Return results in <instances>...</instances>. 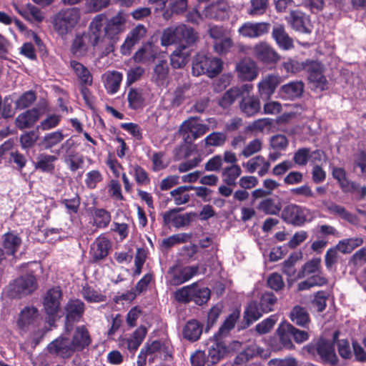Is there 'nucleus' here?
Here are the masks:
<instances>
[{"label": "nucleus", "mask_w": 366, "mask_h": 366, "mask_svg": "<svg viewBox=\"0 0 366 366\" xmlns=\"http://www.w3.org/2000/svg\"><path fill=\"white\" fill-rule=\"evenodd\" d=\"M111 247L112 243L107 237L100 235L96 238L89 250L92 262L97 263L105 259L108 256Z\"/></svg>", "instance_id": "nucleus-17"}, {"label": "nucleus", "mask_w": 366, "mask_h": 366, "mask_svg": "<svg viewBox=\"0 0 366 366\" xmlns=\"http://www.w3.org/2000/svg\"><path fill=\"white\" fill-rule=\"evenodd\" d=\"M81 11L77 7L59 10L53 17L51 24L54 31L61 36L71 32L78 24Z\"/></svg>", "instance_id": "nucleus-2"}, {"label": "nucleus", "mask_w": 366, "mask_h": 366, "mask_svg": "<svg viewBox=\"0 0 366 366\" xmlns=\"http://www.w3.org/2000/svg\"><path fill=\"white\" fill-rule=\"evenodd\" d=\"M310 209L306 207L290 203L283 207L280 214L282 221L293 227H302L307 221Z\"/></svg>", "instance_id": "nucleus-6"}, {"label": "nucleus", "mask_w": 366, "mask_h": 366, "mask_svg": "<svg viewBox=\"0 0 366 366\" xmlns=\"http://www.w3.org/2000/svg\"><path fill=\"white\" fill-rule=\"evenodd\" d=\"M104 23L107 40L108 41L106 49L108 52L114 51L115 44L119 40V35L126 29L127 19L122 11H119L115 16L109 19H106Z\"/></svg>", "instance_id": "nucleus-4"}, {"label": "nucleus", "mask_w": 366, "mask_h": 366, "mask_svg": "<svg viewBox=\"0 0 366 366\" xmlns=\"http://www.w3.org/2000/svg\"><path fill=\"white\" fill-rule=\"evenodd\" d=\"M229 9L226 0H217L205 7L204 14L208 19L224 21L229 18Z\"/></svg>", "instance_id": "nucleus-18"}, {"label": "nucleus", "mask_w": 366, "mask_h": 366, "mask_svg": "<svg viewBox=\"0 0 366 366\" xmlns=\"http://www.w3.org/2000/svg\"><path fill=\"white\" fill-rule=\"evenodd\" d=\"M247 171L249 173H254L258 167H260L258 171V174L260 177L264 176L269 171L270 167V162L265 159V158L261 155H257L245 164H243Z\"/></svg>", "instance_id": "nucleus-32"}, {"label": "nucleus", "mask_w": 366, "mask_h": 366, "mask_svg": "<svg viewBox=\"0 0 366 366\" xmlns=\"http://www.w3.org/2000/svg\"><path fill=\"white\" fill-rule=\"evenodd\" d=\"M240 317V310L235 309L231 314L228 315L226 320L224 321L218 332L215 334L216 337H222L227 335L230 330H232Z\"/></svg>", "instance_id": "nucleus-46"}, {"label": "nucleus", "mask_w": 366, "mask_h": 366, "mask_svg": "<svg viewBox=\"0 0 366 366\" xmlns=\"http://www.w3.org/2000/svg\"><path fill=\"white\" fill-rule=\"evenodd\" d=\"M264 313L259 310L257 301H249L244 307L242 320L238 324V330L248 328L254 322L257 321Z\"/></svg>", "instance_id": "nucleus-20"}, {"label": "nucleus", "mask_w": 366, "mask_h": 366, "mask_svg": "<svg viewBox=\"0 0 366 366\" xmlns=\"http://www.w3.org/2000/svg\"><path fill=\"white\" fill-rule=\"evenodd\" d=\"M214 342L208 349L207 361L208 366L217 365L226 355L227 347L225 343L222 341V337H216L214 335Z\"/></svg>", "instance_id": "nucleus-25"}, {"label": "nucleus", "mask_w": 366, "mask_h": 366, "mask_svg": "<svg viewBox=\"0 0 366 366\" xmlns=\"http://www.w3.org/2000/svg\"><path fill=\"white\" fill-rule=\"evenodd\" d=\"M183 209L182 207H176L162 213L163 225L167 227L172 225L177 229L189 225L192 219L195 217L197 214L194 212L178 214V213Z\"/></svg>", "instance_id": "nucleus-11"}, {"label": "nucleus", "mask_w": 366, "mask_h": 366, "mask_svg": "<svg viewBox=\"0 0 366 366\" xmlns=\"http://www.w3.org/2000/svg\"><path fill=\"white\" fill-rule=\"evenodd\" d=\"M87 40L88 36L85 32L76 34L71 44V52L76 56H84L88 51Z\"/></svg>", "instance_id": "nucleus-47"}, {"label": "nucleus", "mask_w": 366, "mask_h": 366, "mask_svg": "<svg viewBox=\"0 0 366 366\" xmlns=\"http://www.w3.org/2000/svg\"><path fill=\"white\" fill-rule=\"evenodd\" d=\"M203 327V325L197 320H190L186 322L182 329V336L191 342H196L200 339Z\"/></svg>", "instance_id": "nucleus-28"}, {"label": "nucleus", "mask_w": 366, "mask_h": 366, "mask_svg": "<svg viewBox=\"0 0 366 366\" xmlns=\"http://www.w3.org/2000/svg\"><path fill=\"white\" fill-rule=\"evenodd\" d=\"M252 86L247 84L243 85L241 88L232 87L224 93L222 97L219 99L218 104L223 109L229 108L236 99L242 96L244 91L249 92V88Z\"/></svg>", "instance_id": "nucleus-30"}, {"label": "nucleus", "mask_w": 366, "mask_h": 366, "mask_svg": "<svg viewBox=\"0 0 366 366\" xmlns=\"http://www.w3.org/2000/svg\"><path fill=\"white\" fill-rule=\"evenodd\" d=\"M38 287L35 276L26 274L14 279L6 287V293L12 299H21L32 294Z\"/></svg>", "instance_id": "nucleus-3"}, {"label": "nucleus", "mask_w": 366, "mask_h": 366, "mask_svg": "<svg viewBox=\"0 0 366 366\" xmlns=\"http://www.w3.org/2000/svg\"><path fill=\"white\" fill-rule=\"evenodd\" d=\"M122 78V74L117 71H114L107 75L105 88L109 94H114L118 92Z\"/></svg>", "instance_id": "nucleus-57"}, {"label": "nucleus", "mask_w": 366, "mask_h": 366, "mask_svg": "<svg viewBox=\"0 0 366 366\" xmlns=\"http://www.w3.org/2000/svg\"><path fill=\"white\" fill-rule=\"evenodd\" d=\"M199 39L198 33L191 26L179 25V49H186L194 45Z\"/></svg>", "instance_id": "nucleus-31"}, {"label": "nucleus", "mask_w": 366, "mask_h": 366, "mask_svg": "<svg viewBox=\"0 0 366 366\" xmlns=\"http://www.w3.org/2000/svg\"><path fill=\"white\" fill-rule=\"evenodd\" d=\"M147 335V329L144 326L137 328L131 337L127 339V349L130 352H135L141 345Z\"/></svg>", "instance_id": "nucleus-52"}, {"label": "nucleus", "mask_w": 366, "mask_h": 366, "mask_svg": "<svg viewBox=\"0 0 366 366\" xmlns=\"http://www.w3.org/2000/svg\"><path fill=\"white\" fill-rule=\"evenodd\" d=\"M107 16L104 14H100L95 16L89 24L88 32V41L93 47H96L99 44L107 40V34L104 29V21Z\"/></svg>", "instance_id": "nucleus-12"}, {"label": "nucleus", "mask_w": 366, "mask_h": 366, "mask_svg": "<svg viewBox=\"0 0 366 366\" xmlns=\"http://www.w3.org/2000/svg\"><path fill=\"white\" fill-rule=\"evenodd\" d=\"M209 129V127L207 124L187 120L183 123L182 134L184 142L187 144H192L197 139L205 134Z\"/></svg>", "instance_id": "nucleus-14"}, {"label": "nucleus", "mask_w": 366, "mask_h": 366, "mask_svg": "<svg viewBox=\"0 0 366 366\" xmlns=\"http://www.w3.org/2000/svg\"><path fill=\"white\" fill-rule=\"evenodd\" d=\"M49 354L63 360L70 359L76 352L70 338L60 335L52 340L46 347Z\"/></svg>", "instance_id": "nucleus-9"}, {"label": "nucleus", "mask_w": 366, "mask_h": 366, "mask_svg": "<svg viewBox=\"0 0 366 366\" xmlns=\"http://www.w3.org/2000/svg\"><path fill=\"white\" fill-rule=\"evenodd\" d=\"M363 240L362 238H349L341 240L337 244V249L343 254H349L355 248L362 245Z\"/></svg>", "instance_id": "nucleus-62"}, {"label": "nucleus", "mask_w": 366, "mask_h": 366, "mask_svg": "<svg viewBox=\"0 0 366 366\" xmlns=\"http://www.w3.org/2000/svg\"><path fill=\"white\" fill-rule=\"evenodd\" d=\"M127 101L129 107L136 110L143 107L144 99L139 90L131 88L127 95Z\"/></svg>", "instance_id": "nucleus-63"}, {"label": "nucleus", "mask_w": 366, "mask_h": 366, "mask_svg": "<svg viewBox=\"0 0 366 366\" xmlns=\"http://www.w3.org/2000/svg\"><path fill=\"white\" fill-rule=\"evenodd\" d=\"M291 321L297 326L307 328L310 322V315L306 308L295 305L290 313Z\"/></svg>", "instance_id": "nucleus-36"}, {"label": "nucleus", "mask_w": 366, "mask_h": 366, "mask_svg": "<svg viewBox=\"0 0 366 366\" xmlns=\"http://www.w3.org/2000/svg\"><path fill=\"white\" fill-rule=\"evenodd\" d=\"M57 157L54 155L41 154L34 163L35 169L44 173L53 174L55 169L54 162Z\"/></svg>", "instance_id": "nucleus-35"}, {"label": "nucleus", "mask_w": 366, "mask_h": 366, "mask_svg": "<svg viewBox=\"0 0 366 366\" xmlns=\"http://www.w3.org/2000/svg\"><path fill=\"white\" fill-rule=\"evenodd\" d=\"M198 270V265L182 267L172 276V284L179 285L187 282L197 274Z\"/></svg>", "instance_id": "nucleus-43"}, {"label": "nucleus", "mask_w": 366, "mask_h": 366, "mask_svg": "<svg viewBox=\"0 0 366 366\" xmlns=\"http://www.w3.org/2000/svg\"><path fill=\"white\" fill-rule=\"evenodd\" d=\"M21 240L17 235L13 234H5L3 241V248L1 249V260L5 258V255L14 256L18 250Z\"/></svg>", "instance_id": "nucleus-37"}, {"label": "nucleus", "mask_w": 366, "mask_h": 366, "mask_svg": "<svg viewBox=\"0 0 366 366\" xmlns=\"http://www.w3.org/2000/svg\"><path fill=\"white\" fill-rule=\"evenodd\" d=\"M161 44L167 46L179 44V25L165 29L161 36Z\"/></svg>", "instance_id": "nucleus-51"}, {"label": "nucleus", "mask_w": 366, "mask_h": 366, "mask_svg": "<svg viewBox=\"0 0 366 366\" xmlns=\"http://www.w3.org/2000/svg\"><path fill=\"white\" fill-rule=\"evenodd\" d=\"M168 8L164 11L163 16L165 19L170 17L173 14H180L184 13L188 6V0H168Z\"/></svg>", "instance_id": "nucleus-58"}, {"label": "nucleus", "mask_w": 366, "mask_h": 366, "mask_svg": "<svg viewBox=\"0 0 366 366\" xmlns=\"http://www.w3.org/2000/svg\"><path fill=\"white\" fill-rule=\"evenodd\" d=\"M257 302L259 306V310L265 314L274 310V307L277 303V297L272 292H264L261 295Z\"/></svg>", "instance_id": "nucleus-48"}, {"label": "nucleus", "mask_w": 366, "mask_h": 366, "mask_svg": "<svg viewBox=\"0 0 366 366\" xmlns=\"http://www.w3.org/2000/svg\"><path fill=\"white\" fill-rule=\"evenodd\" d=\"M269 0H249L247 14L250 16H259L264 14L269 7Z\"/></svg>", "instance_id": "nucleus-53"}, {"label": "nucleus", "mask_w": 366, "mask_h": 366, "mask_svg": "<svg viewBox=\"0 0 366 366\" xmlns=\"http://www.w3.org/2000/svg\"><path fill=\"white\" fill-rule=\"evenodd\" d=\"M222 69L220 59L209 58L205 55H198L192 62V72L195 76L207 74L209 76L219 74Z\"/></svg>", "instance_id": "nucleus-7"}, {"label": "nucleus", "mask_w": 366, "mask_h": 366, "mask_svg": "<svg viewBox=\"0 0 366 366\" xmlns=\"http://www.w3.org/2000/svg\"><path fill=\"white\" fill-rule=\"evenodd\" d=\"M41 117L40 110L36 107L19 114L15 119L18 129L22 130L32 127Z\"/></svg>", "instance_id": "nucleus-26"}, {"label": "nucleus", "mask_w": 366, "mask_h": 366, "mask_svg": "<svg viewBox=\"0 0 366 366\" xmlns=\"http://www.w3.org/2000/svg\"><path fill=\"white\" fill-rule=\"evenodd\" d=\"M321 267V259L313 258L305 262L302 267L301 270L297 274V279H302L306 276L320 272Z\"/></svg>", "instance_id": "nucleus-59"}, {"label": "nucleus", "mask_w": 366, "mask_h": 366, "mask_svg": "<svg viewBox=\"0 0 366 366\" xmlns=\"http://www.w3.org/2000/svg\"><path fill=\"white\" fill-rule=\"evenodd\" d=\"M304 91V84L302 81H292L281 87L284 97L293 99L300 97Z\"/></svg>", "instance_id": "nucleus-50"}, {"label": "nucleus", "mask_w": 366, "mask_h": 366, "mask_svg": "<svg viewBox=\"0 0 366 366\" xmlns=\"http://www.w3.org/2000/svg\"><path fill=\"white\" fill-rule=\"evenodd\" d=\"M236 71L238 77L242 81H252L259 74L256 62L249 58H244L237 63Z\"/></svg>", "instance_id": "nucleus-21"}, {"label": "nucleus", "mask_w": 366, "mask_h": 366, "mask_svg": "<svg viewBox=\"0 0 366 366\" xmlns=\"http://www.w3.org/2000/svg\"><path fill=\"white\" fill-rule=\"evenodd\" d=\"M234 46V42L232 38L226 36L218 41L213 42V49L215 53L219 56L226 55Z\"/></svg>", "instance_id": "nucleus-64"}, {"label": "nucleus", "mask_w": 366, "mask_h": 366, "mask_svg": "<svg viewBox=\"0 0 366 366\" xmlns=\"http://www.w3.org/2000/svg\"><path fill=\"white\" fill-rule=\"evenodd\" d=\"M270 24L267 22H244L239 29L238 33L245 38L254 39L269 32Z\"/></svg>", "instance_id": "nucleus-16"}, {"label": "nucleus", "mask_w": 366, "mask_h": 366, "mask_svg": "<svg viewBox=\"0 0 366 366\" xmlns=\"http://www.w3.org/2000/svg\"><path fill=\"white\" fill-rule=\"evenodd\" d=\"M332 177L337 181L342 192L349 190L348 187H353L352 184H350L352 181H350L347 177L345 169L334 167L332 170Z\"/></svg>", "instance_id": "nucleus-61"}, {"label": "nucleus", "mask_w": 366, "mask_h": 366, "mask_svg": "<svg viewBox=\"0 0 366 366\" xmlns=\"http://www.w3.org/2000/svg\"><path fill=\"white\" fill-rule=\"evenodd\" d=\"M303 350L316 362L330 366H337L339 358L335 352L334 342L320 337L304 346Z\"/></svg>", "instance_id": "nucleus-1"}, {"label": "nucleus", "mask_w": 366, "mask_h": 366, "mask_svg": "<svg viewBox=\"0 0 366 366\" xmlns=\"http://www.w3.org/2000/svg\"><path fill=\"white\" fill-rule=\"evenodd\" d=\"M279 183L272 179H266L263 181L264 189H256L251 193V204H254L257 199L268 197L272 194V191L279 187Z\"/></svg>", "instance_id": "nucleus-34"}, {"label": "nucleus", "mask_w": 366, "mask_h": 366, "mask_svg": "<svg viewBox=\"0 0 366 366\" xmlns=\"http://www.w3.org/2000/svg\"><path fill=\"white\" fill-rule=\"evenodd\" d=\"M70 341L76 352H82L89 347L92 339L87 327L79 325L75 327Z\"/></svg>", "instance_id": "nucleus-19"}, {"label": "nucleus", "mask_w": 366, "mask_h": 366, "mask_svg": "<svg viewBox=\"0 0 366 366\" xmlns=\"http://www.w3.org/2000/svg\"><path fill=\"white\" fill-rule=\"evenodd\" d=\"M40 322L39 312L34 306L24 307L20 312L17 320L18 327L23 331L36 329Z\"/></svg>", "instance_id": "nucleus-13"}, {"label": "nucleus", "mask_w": 366, "mask_h": 366, "mask_svg": "<svg viewBox=\"0 0 366 366\" xmlns=\"http://www.w3.org/2000/svg\"><path fill=\"white\" fill-rule=\"evenodd\" d=\"M70 66L79 79L80 84L92 85L93 76L86 66L76 60L70 61Z\"/></svg>", "instance_id": "nucleus-38"}, {"label": "nucleus", "mask_w": 366, "mask_h": 366, "mask_svg": "<svg viewBox=\"0 0 366 366\" xmlns=\"http://www.w3.org/2000/svg\"><path fill=\"white\" fill-rule=\"evenodd\" d=\"M193 188L192 185H183L172 190L170 195L173 197L174 204L179 206L189 202L190 196L186 192L192 190Z\"/></svg>", "instance_id": "nucleus-54"}, {"label": "nucleus", "mask_w": 366, "mask_h": 366, "mask_svg": "<svg viewBox=\"0 0 366 366\" xmlns=\"http://www.w3.org/2000/svg\"><path fill=\"white\" fill-rule=\"evenodd\" d=\"M162 343L160 341L155 340L151 344L147 343L140 350L138 355V365H144L146 364L147 357L159 352L161 350Z\"/></svg>", "instance_id": "nucleus-56"}, {"label": "nucleus", "mask_w": 366, "mask_h": 366, "mask_svg": "<svg viewBox=\"0 0 366 366\" xmlns=\"http://www.w3.org/2000/svg\"><path fill=\"white\" fill-rule=\"evenodd\" d=\"M177 48L171 55L170 64L174 69L183 68L188 62L189 52Z\"/></svg>", "instance_id": "nucleus-60"}, {"label": "nucleus", "mask_w": 366, "mask_h": 366, "mask_svg": "<svg viewBox=\"0 0 366 366\" xmlns=\"http://www.w3.org/2000/svg\"><path fill=\"white\" fill-rule=\"evenodd\" d=\"M286 19L295 30L305 34L310 33V30L305 26L306 19L303 12L299 10L291 11Z\"/></svg>", "instance_id": "nucleus-41"}, {"label": "nucleus", "mask_w": 366, "mask_h": 366, "mask_svg": "<svg viewBox=\"0 0 366 366\" xmlns=\"http://www.w3.org/2000/svg\"><path fill=\"white\" fill-rule=\"evenodd\" d=\"M242 169L238 164L226 167L222 172V181L227 186H236L237 179L242 174Z\"/></svg>", "instance_id": "nucleus-45"}, {"label": "nucleus", "mask_w": 366, "mask_h": 366, "mask_svg": "<svg viewBox=\"0 0 366 366\" xmlns=\"http://www.w3.org/2000/svg\"><path fill=\"white\" fill-rule=\"evenodd\" d=\"M157 54L151 44H144L134 54V61L137 63L146 64L154 61Z\"/></svg>", "instance_id": "nucleus-42"}, {"label": "nucleus", "mask_w": 366, "mask_h": 366, "mask_svg": "<svg viewBox=\"0 0 366 366\" xmlns=\"http://www.w3.org/2000/svg\"><path fill=\"white\" fill-rule=\"evenodd\" d=\"M86 305L84 302L78 299H69L64 306L65 325L67 331H69L74 323L79 322L85 312Z\"/></svg>", "instance_id": "nucleus-8"}, {"label": "nucleus", "mask_w": 366, "mask_h": 366, "mask_svg": "<svg viewBox=\"0 0 366 366\" xmlns=\"http://www.w3.org/2000/svg\"><path fill=\"white\" fill-rule=\"evenodd\" d=\"M19 12L21 16L30 21L39 23L44 19L41 9L31 4H27L25 6L22 7Z\"/></svg>", "instance_id": "nucleus-49"}, {"label": "nucleus", "mask_w": 366, "mask_h": 366, "mask_svg": "<svg viewBox=\"0 0 366 366\" xmlns=\"http://www.w3.org/2000/svg\"><path fill=\"white\" fill-rule=\"evenodd\" d=\"M64 139V135L61 130H56L55 132L46 134L40 142L39 146L43 147L46 150H50L54 147L59 144Z\"/></svg>", "instance_id": "nucleus-44"}, {"label": "nucleus", "mask_w": 366, "mask_h": 366, "mask_svg": "<svg viewBox=\"0 0 366 366\" xmlns=\"http://www.w3.org/2000/svg\"><path fill=\"white\" fill-rule=\"evenodd\" d=\"M327 211L335 215H338L342 219L348 222L349 223L357 225L359 223V218L357 215L348 212L344 207L331 202L327 207Z\"/></svg>", "instance_id": "nucleus-39"}, {"label": "nucleus", "mask_w": 366, "mask_h": 366, "mask_svg": "<svg viewBox=\"0 0 366 366\" xmlns=\"http://www.w3.org/2000/svg\"><path fill=\"white\" fill-rule=\"evenodd\" d=\"M256 206V209L267 215H279L283 207L282 199L278 196L275 197H266Z\"/></svg>", "instance_id": "nucleus-24"}, {"label": "nucleus", "mask_w": 366, "mask_h": 366, "mask_svg": "<svg viewBox=\"0 0 366 366\" xmlns=\"http://www.w3.org/2000/svg\"><path fill=\"white\" fill-rule=\"evenodd\" d=\"M239 106L241 112L247 117H254L261 110L260 100L254 95L242 97Z\"/></svg>", "instance_id": "nucleus-27"}, {"label": "nucleus", "mask_w": 366, "mask_h": 366, "mask_svg": "<svg viewBox=\"0 0 366 366\" xmlns=\"http://www.w3.org/2000/svg\"><path fill=\"white\" fill-rule=\"evenodd\" d=\"M91 212L93 218V226L98 229H104L109 225L112 221V215L109 211L103 208H94Z\"/></svg>", "instance_id": "nucleus-40"}, {"label": "nucleus", "mask_w": 366, "mask_h": 366, "mask_svg": "<svg viewBox=\"0 0 366 366\" xmlns=\"http://www.w3.org/2000/svg\"><path fill=\"white\" fill-rule=\"evenodd\" d=\"M194 286L193 287L192 292V302H194L195 304L202 306L206 304L211 297V291L207 287H200L197 283H194Z\"/></svg>", "instance_id": "nucleus-55"}, {"label": "nucleus", "mask_w": 366, "mask_h": 366, "mask_svg": "<svg viewBox=\"0 0 366 366\" xmlns=\"http://www.w3.org/2000/svg\"><path fill=\"white\" fill-rule=\"evenodd\" d=\"M272 35L280 48L290 49L293 47V40L289 36L283 25L274 26Z\"/></svg>", "instance_id": "nucleus-33"}, {"label": "nucleus", "mask_w": 366, "mask_h": 366, "mask_svg": "<svg viewBox=\"0 0 366 366\" xmlns=\"http://www.w3.org/2000/svg\"><path fill=\"white\" fill-rule=\"evenodd\" d=\"M62 291L59 287H54L49 289L43 300V307L46 315V321L49 325L55 324L56 317L60 310Z\"/></svg>", "instance_id": "nucleus-5"}, {"label": "nucleus", "mask_w": 366, "mask_h": 366, "mask_svg": "<svg viewBox=\"0 0 366 366\" xmlns=\"http://www.w3.org/2000/svg\"><path fill=\"white\" fill-rule=\"evenodd\" d=\"M324 65L316 60L306 59L305 71L307 74L308 80L315 88L323 91L327 88V80L324 75Z\"/></svg>", "instance_id": "nucleus-10"}, {"label": "nucleus", "mask_w": 366, "mask_h": 366, "mask_svg": "<svg viewBox=\"0 0 366 366\" xmlns=\"http://www.w3.org/2000/svg\"><path fill=\"white\" fill-rule=\"evenodd\" d=\"M146 33L147 29L142 24H138L133 28L129 32L124 42L121 46V53L123 55L130 54L133 46L140 41V40L146 35Z\"/></svg>", "instance_id": "nucleus-22"}, {"label": "nucleus", "mask_w": 366, "mask_h": 366, "mask_svg": "<svg viewBox=\"0 0 366 366\" xmlns=\"http://www.w3.org/2000/svg\"><path fill=\"white\" fill-rule=\"evenodd\" d=\"M280 82L281 78L278 75L267 74L264 76L258 84V91L261 97L266 99H269Z\"/></svg>", "instance_id": "nucleus-23"}, {"label": "nucleus", "mask_w": 366, "mask_h": 366, "mask_svg": "<svg viewBox=\"0 0 366 366\" xmlns=\"http://www.w3.org/2000/svg\"><path fill=\"white\" fill-rule=\"evenodd\" d=\"M255 58L265 66L275 64L280 59L278 54L267 43L261 42L254 47Z\"/></svg>", "instance_id": "nucleus-15"}, {"label": "nucleus", "mask_w": 366, "mask_h": 366, "mask_svg": "<svg viewBox=\"0 0 366 366\" xmlns=\"http://www.w3.org/2000/svg\"><path fill=\"white\" fill-rule=\"evenodd\" d=\"M169 74V66L167 60L161 59L154 64L151 80L158 86H163L167 81Z\"/></svg>", "instance_id": "nucleus-29"}]
</instances>
